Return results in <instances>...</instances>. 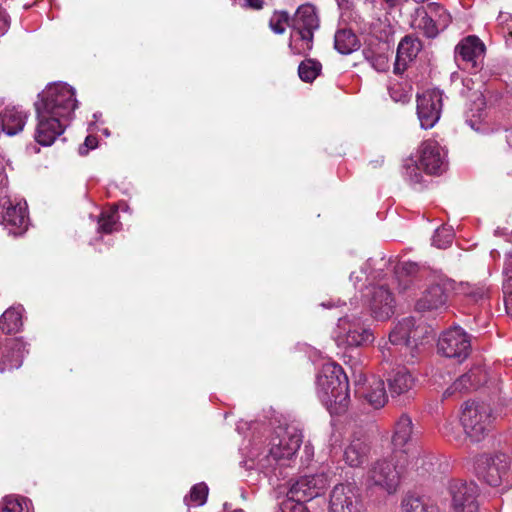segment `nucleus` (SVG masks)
Wrapping results in <instances>:
<instances>
[{"label":"nucleus","instance_id":"nucleus-32","mask_svg":"<svg viewBox=\"0 0 512 512\" xmlns=\"http://www.w3.org/2000/svg\"><path fill=\"white\" fill-rule=\"evenodd\" d=\"M401 506L403 512H439L438 507L429 499L415 495L404 497Z\"/></svg>","mask_w":512,"mask_h":512},{"label":"nucleus","instance_id":"nucleus-46","mask_svg":"<svg viewBox=\"0 0 512 512\" xmlns=\"http://www.w3.org/2000/svg\"><path fill=\"white\" fill-rule=\"evenodd\" d=\"M263 0H244L243 7L246 9L260 10L263 8Z\"/></svg>","mask_w":512,"mask_h":512},{"label":"nucleus","instance_id":"nucleus-4","mask_svg":"<svg viewBox=\"0 0 512 512\" xmlns=\"http://www.w3.org/2000/svg\"><path fill=\"white\" fill-rule=\"evenodd\" d=\"M401 476L392 460L379 459L374 461L366 473L367 489L383 495H393L400 485Z\"/></svg>","mask_w":512,"mask_h":512},{"label":"nucleus","instance_id":"nucleus-28","mask_svg":"<svg viewBox=\"0 0 512 512\" xmlns=\"http://www.w3.org/2000/svg\"><path fill=\"white\" fill-rule=\"evenodd\" d=\"M413 377L405 367H399L388 378L389 392L392 397L401 396L410 391Z\"/></svg>","mask_w":512,"mask_h":512},{"label":"nucleus","instance_id":"nucleus-13","mask_svg":"<svg viewBox=\"0 0 512 512\" xmlns=\"http://www.w3.org/2000/svg\"><path fill=\"white\" fill-rule=\"evenodd\" d=\"M453 288L452 280L443 277L434 278L416 301L415 309L418 312H426L443 308Z\"/></svg>","mask_w":512,"mask_h":512},{"label":"nucleus","instance_id":"nucleus-6","mask_svg":"<svg viewBox=\"0 0 512 512\" xmlns=\"http://www.w3.org/2000/svg\"><path fill=\"white\" fill-rule=\"evenodd\" d=\"M419 162H412L406 165V174L413 183H420L422 180L420 169L427 174L439 175L445 170L444 156L441 148L435 141L424 142L419 149Z\"/></svg>","mask_w":512,"mask_h":512},{"label":"nucleus","instance_id":"nucleus-5","mask_svg":"<svg viewBox=\"0 0 512 512\" xmlns=\"http://www.w3.org/2000/svg\"><path fill=\"white\" fill-rule=\"evenodd\" d=\"M492 409L485 403H466L461 424L467 436L474 442L482 440L492 428Z\"/></svg>","mask_w":512,"mask_h":512},{"label":"nucleus","instance_id":"nucleus-16","mask_svg":"<svg viewBox=\"0 0 512 512\" xmlns=\"http://www.w3.org/2000/svg\"><path fill=\"white\" fill-rule=\"evenodd\" d=\"M448 489L453 512H479V489L474 482L452 480Z\"/></svg>","mask_w":512,"mask_h":512},{"label":"nucleus","instance_id":"nucleus-11","mask_svg":"<svg viewBox=\"0 0 512 512\" xmlns=\"http://www.w3.org/2000/svg\"><path fill=\"white\" fill-rule=\"evenodd\" d=\"M486 47L479 37L469 35L455 47L454 57L458 66L478 72L483 68Z\"/></svg>","mask_w":512,"mask_h":512},{"label":"nucleus","instance_id":"nucleus-57","mask_svg":"<svg viewBox=\"0 0 512 512\" xmlns=\"http://www.w3.org/2000/svg\"><path fill=\"white\" fill-rule=\"evenodd\" d=\"M448 18H449V15H445V18L443 20L442 29H444L448 25Z\"/></svg>","mask_w":512,"mask_h":512},{"label":"nucleus","instance_id":"nucleus-26","mask_svg":"<svg viewBox=\"0 0 512 512\" xmlns=\"http://www.w3.org/2000/svg\"><path fill=\"white\" fill-rule=\"evenodd\" d=\"M427 274L426 269H422L414 262H401L395 267V276L398 281L400 291L408 290L414 279L424 277Z\"/></svg>","mask_w":512,"mask_h":512},{"label":"nucleus","instance_id":"nucleus-10","mask_svg":"<svg viewBox=\"0 0 512 512\" xmlns=\"http://www.w3.org/2000/svg\"><path fill=\"white\" fill-rule=\"evenodd\" d=\"M302 432L293 425L279 426L271 439L269 456L275 460H289L299 450L302 443Z\"/></svg>","mask_w":512,"mask_h":512},{"label":"nucleus","instance_id":"nucleus-34","mask_svg":"<svg viewBox=\"0 0 512 512\" xmlns=\"http://www.w3.org/2000/svg\"><path fill=\"white\" fill-rule=\"evenodd\" d=\"M322 64L312 58L303 60L298 66L299 78L306 83H312L321 73Z\"/></svg>","mask_w":512,"mask_h":512},{"label":"nucleus","instance_id":"nucleus-12","mask_svg":"<svg viewBox=\"0 0 512 512\" xmlns=\"http://www.w3.org/2000/svg\"><path fill=\"white\" fill-rule=\"evenodd\" d=\"M0 224L5 227L9 234L22 235L29 225L26 201L23 199H5L0 204Z\"/></svg>","mask_w":512,"mask_h":512},{"label":"nucleus","instance_id":"nucleus-39","mask_svg":"<svg viewBox=\"0 0 512 512\" xmlns=\"http://www.w3.org/2000/svg\"><path fill=\"white\" fill-rule=\"evenodd\" d=\"M209 488L204 483H197L192 486L189 495L185 496L184 502L187 506L190 505V502L195 503L197 506H202L206 503L208 498Z\"/></svg>","mask_w":512,"mask_h":512},{"label":"nucleus","instance_id":"nucleus-42","mask_svg":"<svg viewBox=\"0 0 512 512\" xmlns=\"http://www.w3.org/2000/svg\"><path fill=\"white\" fill-rule=\"evenodd\" d=\"M389 95L395 102H407L409 96L400 84L395 83L388 87Z\"/></svg>","mask_w":512,"mask_h":512},{"label":"nucleus","instance_id":"nucleus-45","mask_svg":"<svg viewBox=\"0 0 512 512\" xmlns=\"http://www.w3.org/2000/svg\"><path fill=\"white\" fill-rule=\"evenodd\" d=\"M10 27V17L4 9L0 7V37L3 36Z\"/></svg>","mask_w":512,"mask_h":512},{"label":"nucleus","instance_id":"nucleus-20","mask_svg":"<svg viewBox=\"0 0 512 512\" xmlns=\"http://www.w3.org/2000/svg\"><path fill=\"white\" fill-rule=\"evenodd\" d=\"M27 353V344L22 339H8L2 348L0 371L5 372L20 368Z\"/></svg>","mask_w":512,"mask_h":512},{"label":"nucleus","instance_id":"nucleus-15","mask_svg":"<svg viewBox=\"0 0 512 512\" xmlns=\"http://www.w3.org/2000/svg\"><path fill=\"white\" fill-rule=\"evenodd\" d=\"M363 501L355 483H340L330 493L329 512H363Z\"/></svg>","mask_w":512,"mask_h":512},{"label":"nucleus","instance_id":"nucleus-50","mask_svg":"<svg viewBox=\"0 0 512 512\" xmlns=\"http://www.w3.org/2000/svg\"><path fill=\"white\" fill-rule=\"evenodd\" d=\"M223 512H244V511L240 508L233 509L231 504L225 503L224 507H223Z\"/></svg>","mask_w":512,"mask_h":512},{"label":"nucleus","instance_id":"nucleus-17","mask_svg":"<svg viewBox=\"0 0 512 512\" xmlns=\"http://www.w3.org/2000/svg\"><path fill=\"white\" fill-rule=\"evenodd\" d=\"M37 125L35 140L42 146H50L63 134L70 121L55 116L52 113L36 109Z\"/></svg>","mask_w":512,"mask_h":512},{"label":"nucleus","instance_id":"nucleus-48","mask_svg":"<svg viewBox=\"0 0 512 512\" xmlns=\"http://www.w3.org/2000/svg\"><path fill=\"white\" fill-rule=\"evenodd\" d=\"M504 271L506 274H512V252L506 254Z\"/></svg>","mask_w":512,"mask_h":512},{"label":"nucleus","instance_id":"nucleus-55","mask_svg":"<svg viewBox=\"0 0 512 512\" xmlns=\"http://www.w3.org/2000/svg\"><path fill=\"white\" fill-rule=\"evenodd\" d=\"M390 7L396 6L398 0H384Z\"/></svg>","mask_w":512,"mask_h":512},{"label":"nucleus","instance_id":"nucleus-36","mask_svg":"<svg viewBox=\"0 0 512 512\" xmlns=\"http://www.w3.org/2000/svg\"><path fill=\"white\" fill-rule=\"evenodd\" d=\"M416 13L420 16L418 27L424 31L428 38H434L439 33L437 22L428 15L424 8H417Z\"/></svg>","mask_w":512,"mask_h":512},{"label":"nucleus","instance_id":"nucleus-58","mask_svg":"<svg viewBox=\"0 0 512 512\" xmlns=\"http://www.w3.org/2000/svg\"><path fill=\"white\" fill-rule=\"evenodd\" d=\"M94 118H99V115H97L96 113L94 114Z\"/></svg>","mask_w":512,"mask_h":512},{"label":"nucleus","instance_id":"nucleus-47","mask_svg":"<svg viewBox=\"0 0 512 512\" xmlns=\"http://www.w3.org/2000/svg\"><path fill=\"white\" fill-rule=\"evenodd\" d=\"M337 5L342 11H349L353 7V0H336Z\"/></svg>","mask_w":512,"mask_h":512},{"label":"nucleus","instance_id":"nucleus-3","mask_svg":"<svg viewBox=\"0 0 512 512\" xmlns=\"http://www.w3.org/2000/svg\"><path fill=\"white\" fill-rule=\"evenodd\" d=\"M511 459L509 455L499 452L494 455L482 454L475 461L477 478L489 486L497 487L505 483L512 486V474L509 471Z\"/></svg>","mask_w":512,"mask_h":512},{"label":"nucleus","instance_id":"nucleus-7","mask_svg":"<svg viewBox=\"0 0 512 512\" xmlns=\"http://www.w3.org/2000/svg\"><path fill=\"white\" fill-rule=\"evenodd\" d=\"M374 339L371 329L359 317L344 316L339 318L335 336L339 347H366L372 344Z\"/></svg>","mask_w":512,"mask_h":512},{"label":"nucleus","instance_id":"nucleus-56","mask_svg":"<svg viewBox=\"0 0 512 512\" xmlns=\"http://www.w3.org/2000/svg\"><path fill=\"white\" fill-rule=\"evenodd\" d=\"M483 296H484V293H483V292L473 294V297L475 298V300H476V301H477L478 299L483 298Z\"/></svg>","mask_w":512,"mask_h":512},{"label":"nucleus","instance_id":"nucleus-1","mask_svg":"<svg viewBox=\"0 0 512 512\" xmlns=\"http://www.w3.org/2000/svg\"><path fill=\"white\" fill-rule=\"evenodd\" d=\"M316 385L318 396L325 405H335L337 413L346 410L349 402V382L340 365L324 364L317 375Z\"/></svg>","mask_w":512,"mask_h":512},{"label":"nucleus","instance_id":"nucleus-18","mask_svg":"<svg viewBox=\"0 0 512 512\" xmlns=\"http://www.w3.org/2000/svg\"><path fill=\"white\" fill-rule=\"evenodd\" d=\"M442 111V93L429 90L417 96V115L423 129H430L439 121Z\"/></svg>","mask_w":512,"mask_h":512},{"label":"nucleus","instance_id":"nucleus-21","mask_svg":"<svg viewBox=\"0 0 512 512\" xmlns=\"http://www.w3.org/2000/svg\"><path fill=\"white\" fill-rule=\"evenodd\" d=\"M369 305L372 315L378 320L389 319L394 313V298L383 285L372 288Z\"/></svg>","mask_w":512,"mask_h":512},{"label":"nucleus","instance_id":"nucleus-9","mask_svg":"<svg viewBox=\"0 0 512 512\" xmlns=\"http://www.w3.org/2000/svg\"><path fill=\"white\" fill-rule=\"evenodd\" d=\"M429 333L428 328L422 325H415L412 317L403 318L397 323L389 334V341L393 345H403L414 358L417 356L419 346L423 344V339Z\"/></svg>","mask_w":512,"mask_h":512},{"label":"nucleus","instance_id":"nucleus-40","mask_svg":"<svg viewBox=\"0 0 512 512\" xmlns=\"http://www.w3.org/2000/svg\"><path fill=\"white\" fill-rule=\"evenodd\" d=\"M291 24V17L287 11H274L269 21V27L276 34L285 32V25Z\"/></svg>","mask_w":512,"mask_h":512},{"label":"nucleus","instance_id":"nucleus-52","mask_svg":"<svg viewBox=\"0 0 512 512\" xmlns=\"http://www.w3.org/2000/svg\"><path fill=\"white\" fill-rule=\"evenodd\" d=\"M466 122H467V124H468L472 129H474V130H476V131H479V130H480V126H479V125H477V122H476V121H473V120H471V119H468V120H466Z\"/></svg>","mask_w":512,"mask_h":512},{"label":"nucleus","instance_id":"nucleus-53","mask_svg":"<svg viewBox=\"0 0 512 512\" xmlns=\"http://www.w3.org/2000/svg\"><path fill=\"white\" fill-rule=\"evenodd\" d=\"M490 256H491L494 260H496V259H498V258L500 257V253H499V251H498V250L493 249V250H491V252H490Z\"/></svg>","mask_w":512,"mask_h":512},{"label":"nucleus","instance_id":"nucleus-2","mask_svg":"<svg viewBox=\"0 0 512 512\" xmlns=\"http://www.w3.org/2000/svg\"><path fill=\"white\" fill-rule=\"evenodd\" d=\"M35 109H40L71 122L74 111L78 107L75 89L64 82H56L38 95Z\"/></svg>","mask_w":512,"mask_h":512},{"label":"nucleus","instance_id":"nucleus-14","mask_svg":"<svg viewBox=\"0 0 512 512\" xmlns=\"http://www.w3.org/2000/svg\"><path fill=\"white\" fill-rule=\"evenodd\" d=\"M328 485V476L324 473L305 475L291 484L285 499L305 504L324 494Z\"/></svg>","mask_w":512,"mask_h":512},{"label":"nucleus","instance_id":"nucleus-31","mask_svg":"<svg viewBox=\"0 0 512 512\" xmlns=\"http://www.w3.org/2000/svg\"><path fill=\"white\" fill-rule=\"evenodd\" d=\"M23 307H10L8 308L0 318V328L6 333H17L20 331L22 321Z\"/></svg>","mask_w":512,"mask_h":512},{"label":"nucleus","instance_id":"nucleus-44","mask_svg":"<svg viewBox=\"0 0 512 512\" xmlns=\"http://www.w3.org/2000/svg\"><path fill=\"white\" fill-rule=\"evenodd\" d=\"M507 279L504 283L505 293H508L509 296L505 298V306L508 311L512 312V274H506Z\"/></svg>","mask_w":512,"mask_h":512},{"label":"nucleus","instance_id":"nucleus-30","mask_svg":"<svg viewBox=\"0 0 512 512\" xmlns=\"http://www.w3.org/2000/svg\"><path fill=\"white\" fill-rule=\"evenodd\" d=\"M334 47L340 54L348 55L360 48V40L352 29H338L334 36Z\"/></svg>","mask_w":512,"mask_h":512},{"label":"nucleus","instance_id":"nucleus-51","mask_svg":"<svg viewBox=\"0 0 512 512\" xmlns=\"http://www.w3.org/2000/svg\"><path fill=\"white\" fill-rule=\"evenodd\" d=\"M505 42L508 47H512V30L509 29V32L505 36Z\"/></svg>","mask_w":512,"mask_h":512},{"label":"nucleus","instance_id":"nucleus-59","mask_svg":"<svg viewBox=\"0 0 512 512\" xmlns=\"http://www.w3.org/2000/svg\"><path fill=\"white\" fill-rule=\"evenodd\" d=\"M94 118H99V115H97L96 113L94 114Z\"/></svg>","mask_w":512,"mask_h":512},{"label":"nucleus","instance_id":"nucleus-29","mask_svg":"<svg viewBox=\"0 0 512 512\" xmlns=\"http://www.w3.org/2000/svg\"><path fill=\"white\" fill-rule=\"evenodd\" d=\"M481 369L476 367L469 372L459 376L443 393L444 398L454 395L456 392L468 391L470 388H476L480 385L481 379L479 377Z\"/></svg>","mask_w":512,"mask_h":512},{"label":"nucleus","instance_id":"nucleus-24","mask_svg":"<svg viewBox=\"0 0 512 512\" xmlns=\"http://www.w3.org/2000/svg\"><path fill=\"white\" fill-rule=\"evenodd\" d=\"M356 395L374 409L383 407L387 402L384 382L379 379H374L368 386L357 388Z\"/></svg>","mask_w":512,"mask_h":512},{"label":"nucleus","instance_id":"nucleus-25","mask_svg":"<svg viewBox=\"0 0 512 512\" xmlns=\"http://www.w3.org/2000/svg\"><path fill=\"white\" fill-rule=\"evenodd\" d=\"M369 451L368 444L363 439L355 437L344 449L343 460L350 467H360L367 460Z\"/></svg>","mask_w":512,"mask_h":512},{"label":"nucleus","instance_id":"nucleus-60","mask_svg":"<svg viewBox=\"0 0 512 512\" xmlns=\"http://www.w3.org/2000/svg\"><path fill=\"white\" fill-rule=\"evenodd\" d=\"M510 30H512V25H511V28H509Z\"/></svg>","mask_w":512,"mask_h":512},{"label":"nucleus","instance_id":"nucleus-41","mask_svg":"<svg viewBox=\"0 0 512 512\" xmlns=\"http://www.w3.org/2000/svg\"><path fill=\"white\" fill-rule=\"evenodd\" d=\"M277 512H311L306 504L297 502L294 500L284 499L279 504V510Z\"/></svg>","mask_w":512,"mask_h":512},{"label":"nucleus","instance_id":"nucleus-22","mask_svg":"<svg viewBox=\"0 0 512 512\" xmlns=\"http://www.w3.org/2000/svg\"><path fill=\"white\" fill-rule=\"evenodd\" d=\"M414 425L409 415L403 413L395 422L392 445L394 450L408 453L413 444Z\"/></svg>","mask_w":512,"mask_h":512},{"label":"nucleus","instance_id":"nucleus-35","mask_svg":"<svg viewBox=\"0 0 512 512\" xmlns=\"http://www.w3.org/2000/svg\"><path fill=\"white\" fill-rule=\"evenodd\" d=\"M119 226V215L117 210L109 209L101 213L98 219V232L112 233Z\"/></svg>","mask_w":512,"mask_h":512},{"label":"nucleus","instance_id":"nucleus-49","mask_svg":"<svg viewBox=\"0 0 512 512\" xmlns=\"http://www.w3.org/2000/svg\"><path fill=\"white\" fill-rule=\"evenodd\" d=\"M446 375H447V377H448V380H446V379H445V376L442 374V372H441V371H440V372H438V373H436V374H434V376H433V377H434V381H435V383L442 384V383L439 381V379H438V378L442 379V380H443V383H448L449 381H451L452 377L450 376V373H449V372H447V374H446Z\"/></svg>","mask_w":512,"mask_h":512},{"label":"nucleus","instance_id":"nucleus-19","mask_svg":"<svg viewBox=\"0 0 512 512\" xmlns=\"http://www.w3.org/2000/svg\"><path fill=\"white\" fill-rule=\"evenodd\" d=\"M422 49L421 41L414 35L404 36L398 44L394 73L401 75L408 65L416 59Z\"/></svg>","mask_w":512,"mask_h":512},{"label":"nucleus","instance_id":"nucleus-8","mask_svg":"<svg viewBox=\"0 0 512 512\" xmlns=\"http://www.w3.org/2000/svg\"><path fill=\"white\" fill-rule=\"evenodd\" d=\"M438 353L462 363L471 353V337L461 327H451L441 333L437 342Z\"/></svg>","mask_w":512,"mask_h":512},{"label":"nucleus","instance_id":"nucleus-54","mask_svg":"<svg viewBox=\"0 0 512 512\" xmlns=\"http://www.w3.org/2000/svg\"><path fill=\"white\" fill-rule=\"evenodd\" d=\"M439 236H440L439 232H437V233L433 236V244L440 248V247H441V245L437 243V238H438Z\"/></svg>","mask_w":512,"mask_h":512},{"label":"nucleus","instance_id":"nucleus-33","mask_svg":"<svg viewBox=\"0 0 512 512\" xmlns=\"http://www.w3.org/2000/svg\"><path fill=\"white\" fill-rule=\"evenodd\" d=\"M31 501L25 497L8 495L0 501V512H30Z\"/></svg>","mask_w":512,"mask_h":512},{"label":"nucleus","instance_id":"nucleus-37","mask_svg":"<svg viewBox=\"0 0 512 512\" xmlns=\"http://www.w3.org/2000/svg\"><path fill=\"white\" fill-rule=\"evenodd\" d=\"M362 54L367 62L378 72L389 69L388 57L382 53H376L372 48H364Z\"/></svg>","mask_w":512,"mask_h":512},{"label":"nucleus","instance_id":"nucleus-23","mask_svg":"<svg viewBox=\"0 0 512 512\" xmlns=\"http://www.w3.org/2000/svg\"><path fill=\"white\" fill-rule=\"evenodd\" d=\"M27 114L17 107H5L0 112L2 131L8 136L21 132L26 124Z\"/></svg>","mask_w":512,"mask_h":512},{"label":"nucleus","instance_id":"nucleus-43","mask_svg":"<svg viewBox=\"0 0 512 512\" xmlns=\"http://www.w3.org/2000/svg\"><path fill=\"white\" fill-rule=\"evenodd\" d=\"M98 145V140L95 136L88 135L84 141V144L79 147V154L86 155L89 150L95 149Z\"/></svg>","mask_w":512,"mask_h":512},{"label":"nucleus","instance_id":"nucleus-27","mask_svg":"<svg viewBox=\"0 0 512 512\" xmlns=\"http://www.w3.org/2000/svg\"><path fill=\"white\" fill-rule=\"evenodd\" d=\"M289 27L293 30L318 29L319 19L315 7L310 4H304L298 7L296 13L291 17Z\"/></svg>","mask_w":512,"mask_h":512},{"label":"nucleus","instance_id":"nucleus-38","mask_svg":"<svg viewBox=\"0 0 512 512\" xmlns=\"http://www.w3.org/2000/svg\"><path fill=\"white\" fill-rule=\"evenodd\" d=\"M316 29H305V30H293L299 35V39L304 42L305 46L302 48H299L297 46H294L292 42L289 43V49L292 54L294 55H306L307 52L312 50L313 47V38H314V31Z\"/></svg>","mask_w":512,"mask_h":512}]
</instances>
